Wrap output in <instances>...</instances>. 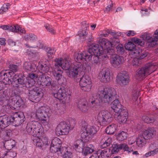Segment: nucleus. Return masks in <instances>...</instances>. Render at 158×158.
Returning <instances> with one entry per match:
<instances>
[{"instance_id": "nucleus-2", "label": "nucleus", "mask_w": 158, "mask_h": 158, "mask_svg": "<svg viewBox=\"0 0 158 158\" xmlns=\"http://www.w3.org/2000/svg\"><path fill=\"white\" fill-rule=\"evenodd\" d=\"M14 87V90L12 91V93H13L14 94L9 97V94L6 85L0 83V93L1 94L0 101L7 100L9 99L11 105L13 106L15 108H19L23 104V101L22 98L18 95L19 94L15 93L14 92L16 93L17 92V88L16 87Z\"/></svg>"}, {"instance_id": "nucleus-1", "label": "nucleus", "mask_w": 158, "mask_h": 158, "mask_svg": "<svg viewBox=\"0 0 158 158\" xmlns=\"http://www.w3.org/2000/svg\"><path fill=\"white\" fill-rule=\"evenodd\" d=\"M36 74L30 73L28 77L26 78L23 74L19 73L14 77L13 86L17 88V94L20 92V89H26L33 86L35 84V79L37 77ZM15 93H16L14 92Z\"/></svg>"}, {"instance_id": "nucleus-51", "label": "nucleus", "mask_w": 158, "mask_h": 158, "mask_svg": "<svg viewBox=\"0 0 158 158\" xmlns=\"http://www.w3.org/2000/svg\"><path fill=\"white\" fill-rule=\"evenodd\" d=\"M17 155V153L12 151H9L5 154L3 158H13L16 156Z\"/></svg>"}, {"instance_id": "nucleus-3", "label": "nucleus", "mask_w": 158, "mask_h": 158, "mask_svg": "<svg viewBox=\"0 0 158 158\" xmlns=\"http://www.w3.org/2000/svg\"><path fill=\"white\" fill-rule=\"evenodd\" d=\"M54 67L52 69V74L55 79L58 81L62 78L63 72L62 69L65 70H69L70 67V62L66 59L61 58H56L54 60Z\"/></svg>"}, {"instance_id": "nucleus-58", "label": "nucleus", "mask_w": 158, "mask_h": 158, "mask_svg": "<svg viewBox=\"0 0 158 158\" xmlns=\"http://www.w3.org/2000/svg\"><path fill=\"white\" fill-rule=\"evenodd\" d=\"M27 52L28 55H30L32 58L35 57L38 55V53L35 51H32L28 49Z\"/></svg>"}, {"instance_id": "nucleus-41", "label": "nucleus", "mask_w": 158, "mask_h": 158, "mask_svg": "<svg viewBox=\"0 0 158 158\" xmlns=\"http://www.w3.org/2000/svg\"><path fill=\"white\" fill-rule=\"evenodd\" d=\"M97 153L98 155L99 154V156L102 158H107L109 156L110 154V150L107 148H105L101 151L99 150Z\"/></svg>"}, {"instance_id": "nucleus-29", "label": "nucleus", "mask_w": 158, "mask_h": 158, "mask_svg": "<svg viewBox=\"0 0 158 158\" xmlns=\"http://www.w3.org/2000/svg\"><path fill=\"white\" fill-rule=\"evenodd\" d=\"M76 103L77 107L82 112L85 113L88 111V106L85 98L80 99L78 100Z\"/></svg>"}, {"instance_id": "nucleus-33", "label": "nucleus", "mask_w": 158, "mask_h": 158, "mask_svg": "<svg viewBox=\"0 0 158 158\" xmlns=\"http://www.w3.org/2000/svg\"><path fill=\"white\" fill-rule=\"evenodd\" d=\"M11 124L10 121V117L9 118L6 115L0 116V128L3 129L8 126Z\"/></svg>"}, {"instance_id": "nucleus-42", "label": "nucleus", "mask_w": 158, "mask_h": 158, "mask_svg": "<svg viewBox=\"0 0 158 158\" xmlns=\"http://www.w3.org/2000/svg\"><path fill=\"white\" fill-rule=\"evenodd\" d=\"M127 136V133L126 132L122 131L118 133L117 138L118 141H122L126 139Z\"/></svg>"}, {"instance_id": "nucleus-48", "label": "nucleus", "mask_w": 158, "mask_h": 158, "mask_svg": "<svg viewBox=\"0 0 158 158\" xmlns=\"http://www.w3.org/2000/svg\"><path fill=\"white\" fill-rule=\"evenodd\" d=\"M131 41L133 43L140 46H142L144 43L142 40L135 37L132 38Z\"/></svg>"}, {"instance_id": "nucleus-59", "label": "nucleus", "mask_w": 158, "mask_h": 158, "mask_svg": "<svg viewBox=\"0 0 158 158\" xmlns=\"http://www.w3.org/2000/svg\"><path fill=\"white\" fill-rule=\"evenodd\" d=\"M82 79H83V81L84 82H88L90 84L91 83H92L90 78L87 75H85L82 76V77L81 78Z\"/></svg>"}, {"instance_id": "nucleus-61", "label": "nucleus", "mask_w": 158, "mask_h": 158, "mask_svg": "<svg viewBox=\"0 0 158 158\" xmlns=\"http://www.w3.org/2000/svg\"><path fill=\"white\" fill-rule=\"evenodd\" d=\"M120 150H124L125 151H127L128 149V145L125 143L121 144H119Z\"/></svg>"}, {"instance_id": "nucleus-21", "label": "nucleus", "mask_w": 158, "mask_h": 158, "mask_svg": "<svg viewBox=\"0 0 158 158\" xmlns=\"http://www.w3.org/2000/svg\"><path fill=\"white\" fill-rule=\"evenodd\" d=\"M129 77L127 73L125 71L120 72L116 77V81L121 86L127 85L129 83Z\"/></svg>"}, {"instance_id": "nucleus-36", "label": "nucleus", "mask_w": 158, "mask_h": 158, "mask_svg": "<svg viewBox=\"0 0 158 158\" xmlns=\"http://www.w3.org/2000/svg\"><path fill=\"white\" fill-rule=\"evenodd\" d=\"M3 143L4 146L8 150H11L15 147L16 145L15 141L11 139L7 140H5Z\"/></svg>"}, {"instance_id": "nucleus-52", "label": "nucleus", "mask_w": 158, "mask_h": 158, "mask_svg": "<svg viewBox=\"0 0 158 158\" xmlns=\"http://www.w3.org/2000/svg\"><path fill=\"white\" fill-rule=\"evenodd\" d=\"M44 26L46 29L51 34H54L56 33L55 30L51 25L48 23H45Z\"/></svg>"}, {"instance_id": "nucleus-35", "label": "nucleus", "mask_w": 158, "mask_h": 158, "mask_svg": "<svg viewBox=\"0 0 158 158\" xmlns=\"http://www.w3.org/2000/svg\"><path fill=\"white\" fill-rule=\"evenodd\" d=\"M146 39L147 40V44L150 48L155 46L158 43V39L156 38L146 36Z\"/></svg>"}, {"instance_id": "nucleus-12", "label": "nucleus", "mask_w": 158, "mask_h": 158, "mask_svg": "<svg viewBox=\"0 0 158 158\" xmlns=\"http://www.w3.org/2000/svg\"><path fill=\"white\" fill-rule=\"evenodd\" d=\"M44 95L42 89L39 87H35L32 89L29 90L28 96L31 101L36 103L40 101Z\"/></svg>"}, {"instance_id": "nucleus-6", "label": "nucleus", "mask_w": 158, "mask_h": 158, "mask_svg": "<svg viewBox=\"0 0 158 158\" xmlns=\"http://www.w3.org/2000/svg\"><path fill=\"white\" fill-rule=\"evenodd\" d=\"M154 65L152 63L147 64L141 68L139 69L137 71L136 77L139 81H141L146 76L151 73L155 69Z\"/></svg>"}, {"instance_id": "nucleus-38", "label": "nucleus", "mask_w": 158, "mask_h": 158, "mask_svg": "<svg viewBox=\"0 0 158 158\" xmlns=\"http://www.w3.org/2000/svg\"><path fill=\"white\" fill-rule=\"evenodd\" d=\"M146 140L141 135H139L135 140L137 145L139 148L143 147L146 143Z\"/></svg>"}, {"instance_id": "nucleus-32", "label": "nucleus", "mask_w": 158, "mask_h": 158, "mask_svg": "<svg viewBox=\"0 0 158 158\" xmlns=\"http://www.w3.org/2000/svg\"><path fill=\"white\" fill-rule=\"evenodd\" d=\"M23 68L27 72H35L36 71V64L35 63L26 62L23 64Z\"/></svg>"}, {"instance_id": "nucleus-62", "label": "nucleus", "mask_w": 158, "mask_h": 158, "mask_svg": "<svg viewBox=\"0 0 158 158\" xmlns=\"http://www.w3.org/2000/svg\"><path fill=\"white\" fill-rule=\"evenodd\" d=\"M113 5V4L112 1L110 2L109 5H108L106 8V10L105 11L106 12H108L111 10Z\"/></svg>"}, {"instance_id": "nucleus-46", "label": "nucleus", "mask_w": 158, "mask_h": 158, "mask_svg": "<svg viewBox=\"0 0 158 158\" xmlns=\"http://www.w3.org/2000/svg\"><path fill=\"white\" fill-rule=\"evenodd\" d=\"M62 142L60 139L57 137H55L52 139L51 144L55 146L61 147Z\"/></svg>"}, {"instance_id": "nucleus-22", "label": "nucleus", "mask_w": 158, "mask_h": 158, "mask_svg": "<svg viewBox=\"0 0 158 158\" xmlns=\"http://www.w3.org/2000/svg\"><path fill=\"white\" fill-rule=\"evenodd\" d=\"M40 136H36L32 138L33 142L36 146L39 147H46L48 145V139L47 136L43 135L39 137Z\"/></svg>"}, {"instance_id": "nucleus-15", "label": "nucleus", "mask_w": 158, "mask_h": 158, "mask_svg": "<svg viewBox=\"0 0 158 158\" xmlns=\"http://www.w3.org/2000/svg\"><path fill=\"white\" fill-rule=\"evenodd\" d=\"M53 95L56 98L61 100L63 103L69 102L71 97L70 94H69L66 89L63 87H60Z\"/></svg>"}, {"instance_id": "nucleus-63", "label": "nucleus", "mask_w": 158, "mask_h": 158, "mask_svg": "<svg viewBox=\"0 0 158 158\" xmlns=\"http://www.w3.org/2000/svg\"><path fill=\"white\" fill-rule=\"evenodd\" d=\"M71 152L66 151L63 155V158H71Z\"/></svg>"}, {"instance_id": "nucleus-53", "label": "nucleus", "mask_w": 158, "mask_h": 158, "mask_svg": "<svg viewBox=\"0 0 158 158\" xmlns=\"http://www.w3.org/2000/svg\"><path fill=\"white\" fill-rule=\"evenodd\" d=\"M93 57V63L94 65H99L100 64V60L99 59L100 58V56L102 57H104L103 55H101L100 56L94 55Z\"/></svg>"}, {"instance_id": "nucleus-43", "label": "nucleus", "mask_w": 158, "mask_h": 158, "mask_svg": "<svg viewBox=\"0 0 158 158\" xmlns=\"http://www.w3.org/2000/svg\"><path fill=\"white\" fill-rule=\"evenodd\" d=\"M116 50L117 53L119 54L122 55L124 53L125 50L123 45L118 43L115 44Z\"/></svg>"}, {"instance_id": "nucleus-23", "label": "nucleus", "mask_w": 158, "mask_h": 158, "mask_svg": "<svg viewBox=\"0 0 158 158\" xmlns=\"http://www.w3.org/2000/svg\"><path fill=\"white\" fill-rule=\"evenodd\" d=\"M102 39L100 41V46L98 44L92 45L89 48V53L92 52L94 55L100 56L103 54V47H102Z\"/></svg>"}, {"instance_id": "nucleus-34", "label": "nucleus", "mask_w": 158, "mask_h": 158, "mask_svg": "<svg viewBox=\"0 0 158 158\" xmlns=\"http://www.w3.org/2000/svg\"><path fill=\"white\" fill-rule=\"evenodd\" d=\"M149 150H152L149 151L145 154V156L146 157H148L150 156H153L156 154L158 152V148H156L154 146L153 144H150L149 147Z\"/></svg>"}, {"instance_id": "nucleus-50", "label": "nucleus", "mask_w": 158, "mask_h": 158, "mask_svg": "<svg viewBox=\"0 0 158 158\" xmlns=\"http://www.w3.org/2000/svg\"><path fill=\"white\" fill-rule=\"evenodd\" d=\"M90 147H85L84 151V154L85 155H87V154L91 153L94 150V146L90 144L89 145Z\"/></svg>"}, {"instance_id": "nucleus-47", "label": "nucleus", "mask_w": 158, "mask_h": 158, "mask_svg": "<svg viewBox=\"0 0 158 158\" xmlns=\"http://www.w3.org/2000/svg\"><path fill=\"white\" fill-rule=\"evenodd\" d=\"M147 114L144 115L142 117V119L144 122L146 123H153L154 121V119L153 117H149Z\"/></svg>"}, {"instance_id": "nucleus-14", "label": "nucleus", "mask_w": 158, "mask_h": 158, "mask_svg": "<svg viewBox=\"0 0 158 158\" xmlns=\"http://www.w3.org/2000/svg\"><path fill=\"white\" fill-rule=\"evenodd\" d=\"M13 71L9 70L6 71H2L0 73V81L2 82L6 85L8 84H12L13 85V83L14 81V77L13 78H11L14 74Z\"/></svg>"}, {"instance_id": "nucleus-16", "label": "nucleus", "mask_w": 158, "mask_h": 158, "mask_svg": "<svg viewBox=\"0 0 158 158\" xmlns=\"http://www.w3.org/2000/svg\"><path fill=\"white\" fill-rule=\"evenodd\" d=\"M25 120L23 113L21 112H16L14 114L10 117V121L13 125L18 126L23 123Z\"/></svg>"}, {"instance_id": "nucleus-4", "label": "nucleus", "mask_w": 158, "mask_h": 158, "mask_svg": "<svg viewBox=\"0 0 158 158\" xmlns=\"http://www.w3.org/2000/svg\"><path fill=\"white\" fill-rule=\"evenodd\" d=\"M97 95L101 102L108 104L116 98L117 94L114 88L101 86L98 88Z\"/></svg>"}, {"instance_id": "nucleus-25", "label": "nucleus", "mask_w": 158, "mask_h": 158, "mask_svg": "<svg viewBox=\"0 0 158 158\" xmlns=\"http://www.w3.org/2000/svg\"><path fill=\"white\" fill-rule=\"evenodd\" d=\"M114 118L119 122L124 123L127 120L128 116L127 110L126 109H123L121 111L117 112L114 114Z\"/></svg>"}, {"instance_id": "nucleus-24", "label": "nucleus", "mask_w": 158, "mask_h": 158, "mask_svg": "<svg viewBox=\"0 0 158 158\" xmlns=\"http://www.w3.org/2000/svg\"><path fill=\"white\" fill-rule=\"evenodd\" d=\"M1 27L3 30H7L9 31L19 33L20 34H25L26 32L24 29L18 25H3Z\"/></svg>"}, {"instance_id": "nucleus-19", "label": "nucleus", "mask_w": 158, "mask_h": 158, "mask_svg": "<svg viewBox=\"0 0 158 158\" xmlns=\"http://www.w3.org/2000/svg\"><path fill=\"white\" fill-rule=\"evenodd\" d=\"M98 77L100 81L104 82H109L112 78L109 69L106 68H103L100 71Z\"/></svg>"}, {"instance_id": "nucleus-37", "label": "nucleus", "mask_w": 158, "mask_h": 158, "mask_svg": "<svg viewBox=\"0 0 158 158\" xmlns=\"http://www.w3.org/2000/svg\"><path fill=\"white\" fill-rule=\"evenodd\" d=\"M85 142L82 139H77L74 143V148L75 150L79 149L80 150L83 151L85 146Z\"/></svg>"}, {"instance_id": "nucleus-26", "label": "nucleus", "mask_w": 158, "mask_h": 158, "mask_svg": "<svg viewBox=\"0 0 158 158\" xmlns=\"http://www.w3.org/2000/svg\"><path fill=\"white\" fill-rule=\"evenodd\" d=\"M50 65L47 62L40 61L37 65H36V70H37L42 74L47 73L49 69Z\"/></svg>"}, {"instance_id": "nucleus-40", "label": "nucleus", "mask_w": 158, "mask_h": 158, "mask_svg": "<svg viewBox=\"0 0 158 158\" xmlns=\"http://www.w3.org/2000/svg\"><path fill=\"white\" fill-rule=\"evenodd\" d=\"M118 128V126L117 124H111L106 128V132L108 134H112L116 131Z\"/></svg>"}, {"instance_id": "nucleus-57", "label": "nucleus", "mask_w": 158, "mask_h": 158, "mask_svg": "<svg viewBox=\"0 0 158 158\" xmlns=\"http://www.w3.org/2000/svg\"><path fill=\"white\" fill-rule=\"evenodd\" d=\"M112 152L113 153L118 152L120 150L119 144H114L112 145Z\"/></svg>"}, {"instance_id": "nucleus-64", "label": "nucleus", "mask_w": 158, "mask_h": 158, "mask_svg": "<svg viewBox=\"0 0 158 158\" xmlns=\"http://www.w3.org/2000/svg\"><path fill=\"white\" fill-rule=\"evenodd\" d=\"M126 34L128 36H130L135 35L136 34V33L134 31L130 30L127 31L126 32Z\"/></svg>"}, {"instance_id": "nucleus-45", "label": "nucleus", "mask_w": 158, "mask_h": 158, "mask_svg": "<svg viewBox=\"0 0 158 158\" xmlns=\"http://www.w3.org/2000/svg\"><path fill=\"white\" fill-rule=\"evenodd\" d=\"M47 55L49 58H52V56L54 55L56 52V49L54 48L48 47L46 49Z\"/></svg>"}, {"instance_id": "nucleus-10", "label": "nucleus", "mask_w": 158, "mask_h": 158, "mask_svg": "<svg viewBox=\"0 0 158 158\" xmlns=\"http://www.w3.org/2000/svg\"><path fill=\"white\" fill-rule=\"evenodd\" d=\"M37 82L43 88H52L55 87L56 85L51 77L44 74H42L38 77Z\"/></svg>"}, {"instance_id": "nucleus-28", "label": "nucleus", "mask_w": 158, "mask_h": 158, "mask_svg": "<svg viewBox=\"0 0 158 158\" xmlns=\"http://www.w3.org/2000/svg\"><path fill=\"white\" fill-rule=\"evenodd\" d=\"M156 131L153 128L148 127L142 131L140 135L146 139H150L152 138L156 134Z\"/></svg>"}, {"instance_id": "nucleus-7", "label": "nucleus", "mask_w": 158, "mask_h": 158, "mask_svg": "<svg viewBox=\"0 0 158 158\" xmlns=\"http://www.w3.org/2000/svg\"><path fill=\"white\" fill-rule=\"evenodd\" d=\"M113 120L111 113L107 110L100 111L97 116V121L99 124L105 126L109 124Z\"/></svg>"}, {"instance_id": "nucleus-44", "label": "nucleus", "mask_w": 158, "mask_h": 158, "mask_svg": "<svg viewBox=\"0 0 158 158\" xmlns=\"http://www.w3.org/2000/svg\"><path fill=\"white\" fill-rule=\"evenodd\" d=\"M87 33L86 29H83L80 30L78 31L77 34L80 39H83L82 40H85L86 39L85 38Z\"/></svg>"}, {"instance_id": "nucleus-9", "label": "nucleus", "mask_w": 158, "mask_h": 158, "mask_svg": "<svg viewBox=\"0 0 158 158\" xmlns=\"http://www.w3.org/2000/svg\"><path fill=\"white\" fill-rule=\"evenodd\" d=\"M125 49L128 51H130L131 54L135 56H139V58L142 59L146 57L147 54V53L142 51L136 47L132 42H128L125 46Z\"/></svg>"}, {"instance_id": "nucleus-17", "label": "nucleus", "mask_w": 158, "mask_h": 158, "mask_svg": "<svg viewBox=\"0 0 158 158\" xmlns=\"http://www.w3.org/2000/svg\"><path fill=\"white\" fill-rule=\"evenodd\" d=\"M102 47H103V54L102 55H103L104 57L105 58L106 56H107V55H111V56L113 55L114 51L111 48L116 46L115 44H114V42L113 44H112L108 40L105 38H102Z\"/></svg>"}, {"instance_id": "nucleus-30", "label": "nucleus", "mask_w": 158, "mask_h": 158, "mask_svg": "<svg viewBox=\"0 0 158 158\" xmlns=\"http://www.w3.org/2000/svg\"><path fill=\"white\" fill-rule=\"evenodd\" d=\"M90 107L94 110H98L100 107V102L98 99L95 98L92 96L90 97L89 100Z\"/></svg>"}, {"instance_id": "nucleus-18", "label": "nucleus", "mask_w": 158, "mask_h": 158, "mask_svg": "<svg viewBox=\"0 0 158 158\" xmlns=\"http://www.w3.org/2000/svg\"><path fill=\"white\" fill-rule=\"evenodd\" d=\"M92 54L90 53H86L85 52L75 53L74 55V58L76 61V63H80L85 61V63L87 67V62L89 61L92 57Z\"/></svg>"}, {"instance_id": "nucleus-60", "label": "nucleus", "mask_w": 158, "mask_h": 158, "mask_svg": "<svg viewBox=\"0 0 158 158\" xmlns=\"http://www.w3.org/2000/svg\"><path fill=\"white\" fill-rule=\"evenodd\" d=\"M112 34L114 35V37L112 39V42L111 43L113 44V42H114V44H118L119 42L118 38V36L117 35H115L113 33Z\"/></svg>"}, {"instance_id": "nucleus-54", "label": "nucleus", "mask_w": 158, "mask_h": 158, "mask_svg": "<svg viewBox=\"0 0 158 158\" xmlns=\"http://www.w3.org/2000/svg\"><path fill=\"white\" fill-rule=\"evenodd\" d=\"M111 139L110 138H108L105 141L104 143L101 145L100 147L102 148H107L108 146H110V144L111 143Z\"/></svg>"}, {"instance_id": "nucleus-20", "label": "nucleus", "mask_w": 158, "mask_h": 158, "mask_svg": "<svg viewBox=\"0 0 158 158\" xmlns=\"http://www.w3.org/2000/svg\"><path fill=\"white\" fill-rule=\"evenodd\" d=\"M70 124L65 122L60 123L56 129V133L58 135H67L70 129Z\"/></svg>"}, {"instance_id": "nucleus-8", "label": "nucleus", "mask_w": 158, "mask_h": 158, "mask_svg": "<svg viewBox=\"0 0 158 158\" xmlns=\"http://www.w3.org/2000/svg\"><path fill=\"white\" fill-rule=\"evenodd\" d=\"M81 130V138L86 142L91 139L97 132L95 127L89 126L82 127Z\"/></svg>"}, {"instance_id": "nucleus-13", "label": "nucleus", "mask_w": 158, "mask_h": 158, "mask_svg": "<svg viewBox=\"0 0 158 158\" xmlns=\"http://www.w3.org/2000/svg\"><path fill=\"white\" fill-rule=\"evenodd\" d=\"M49 110L45 106H41L37 110L35 114L36 118L40 120L43 121L45 125H47V119L49 118Z\"/></svg>"}, {"instance_id": "nucleus-11", "label": "nucleus", "mask_w": 158, "mask_h": 158, "mask_svg": "<svg viewBox=\"0 0 158 158\" xmlns=\"http://www.w3.org/2000/svg\"><path fill=\"white\" fill-rule=\"evenodd\" d=\"M73 67L71 68L69 72V76L70 78H74L80 76L83 74V70L86 69V68L83 67L84 65L81 63H75Z\"/></svg>"}, {"instance_id": "nucleus-5", "label": "nucleus", "mask_w": 158, "mask_h": 158, "mask_svg": "<svg viewBox=\"0 0 158 158\" xmlns=\"http://www.w3.org/2000/svg\"><path fill=\"white\" fill-rule=\"evenodd\" d=\"M27 132L34 137L40 136L44 132L43 127L40 123L35 121L28 122L26 127Z\"/></svg>"}, {"instance_id": "nucleus-56", "label": "nucleus", "mask_w": 158, "mask_h": 158, "mask_svg": "<svg viewBox=\"0 0 158 158\" xmlns=\"http://www.w3.org/2000/svg\"><path fill=\"white\" fill-rule=\"evenodd\" d=\"M150 9L142 8L141 9V13L142 15L143 16H148L150 14Z\"/></svg>"}, {"instance_id": "nucleus-27", "label": "nucleus", "mask_w": 158, "mask_h": 158, "mask_svg": "<svg viewBox=\"0 0 158 158\" xmlns=\"http://www.w3.org/2000/svg\"><path fill=\"white\" fill-rule=\"evenodd\" d=\"M123 57L117 54H114L110 56V62L112 66L117 68L122 63Z\"/></svg>"}, {"instance_id": "nucleus-49", "label": "nucleus", "mask_w": 158, "mask_h": 158, "mask_svg": "<svg viewBox=\"0 0 158 158\" xmlns=\"http://www.w3.org/2000/svg\"><path fill=\"white\" fill-rule=\"evenodd\" d=\"M81 89L84 91L88 92L90 91L92 86V84H86L85 85H79Z\"/></svg>"}, {"instance_id": "nucleus-39", "label": "nucleus", "mask_w": 158, "mask_h": 158, "mask_svg": "<svg viewBox=\"0 0 158 158\" xmlns=\"http://www.w3.org/2000/svg\"><path fill=\"white\" fill-rule=\"evenodd\" d=\"M50 151L52 153L57 152L58 154L60 156H61L62 155L63 151L61 148V147H60L58 146H56L52 144L50 145Z\"/></svg>"}, {"instance_id": "nucleus-31", "label": "nucleus", "mask_w": 158, "mask_h": 158, "mask_svg": "<svg viewBox=\"0 0 158 158\" xmlns=\"http://www.w3.org/2000/svg\"><path fill=\"white\" fill-rule=\"evenodd\" d=\"M110 106L114 112L115 113L121 111L124 109L123 108V107L118 99H115L111 103Z\"/></svg>"}, {"instance_id": "nucleus-55", "label": "nucleus", "mask_w": 158, "mask_h": 158, "mask_svg": "<svg viewBox=\"0 0 158 158\" xmlns=\"http://www.w3.org/2000/svg\"><path fill=\"white\" fill-rule=\"evenodd\" d=\"M10 4L8 3L3 5L0 9V14H3L4 13L7 11L10 8Z\"/></svg>"}]
</instances>
